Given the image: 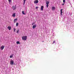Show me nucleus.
Here are the masks:
<instances>
[{
  "label": "nucleus",
  "instance_id": "nucleus-1",
  "mask_svg": "<svg viewBox=\"0 0 74 74\" xmlns=\"http://www.w3.org/2000/svg\"><path fill=\"white\" fill-rule=\"evenodd\" d=\"M22 39L23 40H26L27 39V36H23L22 37Z\"/></svg>",
  "mask_w": 74,
  "mask_h": 74
},
{
  "label": "nucleus",
  "instance_id": "nucleus-2",
  "mask_svg": "<svg viewBox=\"0 0 74 74\" xmlns=\"http://www.w3.org/2000/svg\"><path fill=\"white\" fill-rule=\"evenodd\" d=\"M49 1H47L46 2V7L47 8L48 7V6H49Z\"/></svg>",
  "mask_w": 74,
  "mask_h": 74
},
{
  "label": "nucleus",
  "instance_id": "nucleus-3",
  "mask_svg": "<svg viewBox=\"0 0 74 74\" xmlns=\"http://www.w3.org/2000/svg\"><path fill=\"white\" fill-rule=\"evenodd\" d=\"M12 9L13 10H16V5L13 6L12 8Z\"/></svg>",
  "mask_w": 74,
  "mask_h": 74
},
{
  "label": "nucleus",
  "instance_id": "nucleus-4",
  "mask_svg": "<svg viewBox=\"0 0 74 74\" xmlns=\"http://www.w3.org/2000/svg\"><path fill=\"white\" fill-rule=\"evenodd\" d=\"M36 26H37V25H36V24H35L33 25V26H32L33 29H35V28H36Z\"/></svg>",
  "mask_w": 74,
  "mask_h": 74
},
{
  "label": "nucleus",
  "instance_id": "nucleus-5",
  "mask_svg": "<svg viewBox=\"0 0 74 74\" xmlns=\"http://www.w3.org/2000/svg\"><path fill=\"white\" fill-rule=\"evenodd\" d=\"M10 64L11 65H13L14 64V61L13 60H11L10 62Z\"/></svg>",
  "mask_w": 74,
  "mask_h": 74
},
{
  "label": "nucleus",
  "instance_id": "nucleus-6",
  "mask_svg": "<svg viewBox=\"0 0 74 74\" xmlns=\"http://www.w3.org/2000/svg\"><path fill=\"white\" fill-rule=\"evenodd\" d=\"M34 3L35 4H37V3H38V0H35L34 1Z\"/></svg>",
  "mask_w": 74,
  "mask_h": 74
},
{
  "label": "nucleus",
  "instance_id": "nucleus-7",
  "mask_svg": "<svg viewBox=\"0 0 74 74\" xmlns=\"http://www.w3.org/2000/svg\"><path fill=\"white\" fill-rule=\"evenodd\" d=\"M17 20H18V19L17 18L15 19L14 21V23H15L16 22Z\"/></svg>",
  "mask_w": 74,
  "mask_h": 74
},
{
  "label": "nucleus",
  "instance_id": "nucleus-8",
  "mask_svg": "<svg viewBox=\"0 0 74 74\" xmlns=\"http://www.w3.org/2000/svg\"><path fill=\"white\" fill-rule=\"evenodd\" d=\"M4 46L2 45L1 47V50H3V49H4Z\"/></svg>",
  "mask_w": 74,
  "mask_h": 74
},
{
  "label": "nucleus",
  "instance_id": "nucleus-9",
  "mask_svg": "<svg viewBox=\"0 0 74 74\" xmlns=\"http://www.w3.org/2000/svg\"><path fill=\"white\" fill-rule=\"evenodd\" d=\"M12 16L13 17H15V16H16L15 15V13H14L13 14V15H12Z\"/></svg>",
  "mask_w": 74,
  "mask_h": 74
},
{
  "label": "nucleus",
  "instance_id": "nucleus-10",
  "mask_svg": "<svg viewBox=\"0 0 74 74\" xmlns=\"http://www.w3.org/2000/svg\"><path fill=\"white\" fill-rule=\"evenodd\" d=\"M63 11V9H62L60 10L61 11V15H62V14L63 13V12L62 11Z\"/></svg>",
  "mask_w": 74,
  "mask_h": 74
},
{
  "label": "nucleus",
  "instance_id": "nucleus-11",
  "mask_svg": "<svg viewBox=\"0 0 74 74\" xmlns=\"http://www.w3.org/2000/svg\"><path fill=\"white\" fill-rule=\"evenodd\" d=\"M8 29L9 30H10L11 29V27L10 26H8Z\"/></svg>",
  "mask_w": 74,
  "mask_h": 74
},
{
  "label": "nucleus",
  "instance_id": "nucleus-12",
  "mask_svg": "<svg viewBox=\"0 0 74 74\" xmlns=\"http://www.w3.org/2000/svg\"><path fill=\"white\" fill-rule=\"evenodd\" d=\"M44 8V6H41V10L42 11L43 10V8Z\"/></svg>",
  "mask_w": 74,
  "mask_h": 74
},
{
  "label": "nucleus",
  "instance_id": "nucleus-13",
  "mask_svg": "<svg viewBox=\"0 0 74 74\" xmlns=\"http://www.w3.org/2000/svg\"><path fill=\"white\" fill-rule=\"evenodd\" d=\"M52 10H55V7H52Z\"/></svg>",
  "mask_w": 74,
  "mask_h": 74
},
{
  "label": "nucleus",
  "instance_id": "nucleus-14",
  "mask_svg": "<svg viewBox=\"0 0 74 74\" xmlns=\"http://www.w3.org/2000/svg\"><path fill=\"white\" fill-rule=\"evenodd\" d=\"M16 43L17 44H20V42H19V41H17L16 42Z\"/></svg>",
  "mask_w": 74,
  "mask_h": 74
},
{
  "label": "nucleus",
  "instance_id": "nucleus-15",
  "mask_svg": "<svg viewBox=\"0 0 74 74\" xmlns=\"http://www.w3.org/2000/svg\"><path fill=\"white\" fill-rule=\"evenodd\" d=\"M22 13L23 15H25V13H24V11H23L22 12Z\"/></svg>",
  "mask_w": 74,
  "mask_h": 74
},
{
  "label": "nucleus",
  "instance_id": "nucleus-16",
  "mask_svg": "<svg viewBox=\"0 0 74 74\" xmlns=\"http://www.w3.org/2000/svg\"><path fill=\"white\" fill-rule=\"evenodd\" d=\"M18 23H17L16 24V26H18Z\"/></svg>",
  "mask_w": 74,
  "mask_h": 74
},
{
  "label": "nucleus",
  "instance_id": "nucleus-17",
  "mask_svg": "<svg viewBox=\"0 0 74 74\" xmlns=\"http://www.w3.org/2000/svg\"><path fill=\"white\" fill-rule=\"evenodd\" d=\"M13 57V56L12 55H10V58H12Z\"/></svg>",
  "mask_w": 74,
  "mask_h": 74
},
{
  "label": "nucleus",
  "instance_id": "nucleus-18",
  "mask_svg": "<svg viewBox=\"0 0 74 74\" xmlns=\"http://www.w3.org/2000/svg\"><path fill=\"white\" fill-rule=\"evenodd\" d=\"M19 29H18L16 30V32H17V33H19Z\"/></svg>",
  "mask_w": 74,
  "mask_h": 74
},
{
  "label": "nucleus",
  "instance_id": "nucleus-19",
  "mask_svg": "<svg viewBox=\"0 0 74 74\" xmlns=\"http://www.w3.org/2000/svg\"><path fill=\"white\" fill-rule=\"evenodd\" d=\"M64 3H65V0H63Z\"/></svg>",
  "mask_w": 74,
  "mask_h": 74
},
{
  "label": "nucleus",
  "instance_id": "nucleus-20",
  "mask_svg": "<svg viewBox=\"0 0 74 74\" xmlns=\"http://www.w3.org/2000/svg\"><path fill=\"white\" fill-rule=\"evenodd\" d=\"M24 1V4H23V5H24V4H25V0H23Z\"/></svg>",
  "mask_w": 74,
  "mask_h": 74
},
{
  "label": "nucleus",
  "instance_id": "nucleus-21",
  "mask_svg": "<svg viewBox=\"0 0 74 74\" xmlns=\"http://www.w3.org/2000/svg\"><path fill=\"white\" fill-rule=\"evenodd\" d=\"M14 32H15V31H16V29H15V28H14Z\"/></svg>",
  "mask_w": 74,
  "mask_h": 74
},
{
  "label": "nucleus",
  "instance_id": "nucleus-22",
  "mask_svg": "<svg viewBox=\"0 0 74 74\" xmlns=\"http://www.w3.org/2000/svg\"><path fill=\"white\" fill-rule=\"evenodd\" d=\"M55 41H53V44H55Z\"/></svg>",
  "mask_w": 74,
  "mask_h": 74
},
{
  "label": "nucleus",
  "instance_id": "nucleus-23",
  "mask_svg": "<svg viewBox=\"0 0 74 74\" xmlns=\"http://www.w3.org/2000/svg\"><path fill=\"white\" fill-rule=\"evenodd\" d=\"M8 1L9 2H11V0H8Z\"/></svg>",
  "mask_w": 74,
  "mask_h": 74
},
{
  "label": "nucleus",
  "instance_id": "nucleus-24",
  "mask_svg": "<svg viewBox=\"0 0 74 74\" xmlns=\"http://www.w3.org/2000/svg\"><path fill=\"white\" fill-rule=\"evenodd\" d=\"M38 8V7H36V9H37V8Z\"/></svg>",
  "mask_w": 74,
  "mask_h": 74
},
{
  "label": "nucleus",
  "instance_id": "nucleus-25",
  "mask_svg": "<svg viewBox=\"0 0 74 74\" xmlns=\"http://www.w3.org/2000/svg\"><path fill=\"white\" fill-rule=\"evenodd\" d=\"M64 3H63L62 4V5H64Z\"/></svg>",
  "mask_w": 74,
  "mask_h": 74
},
{
  "label": "nucleus",
  "instance_id": "nucleus-26",
  "mask_svg": "<svg viewBox=\"0 0 74 74\" xmlns=\"http://www.w3.org/2000/svg\"><path fill=\"white\" fill-rule=\"evenodd\" d=\"M32 25H34V23H33L32 24Z\"/></svg>",
  "mask_w": 74,
  "mask_h": 74
}]
</instances>
